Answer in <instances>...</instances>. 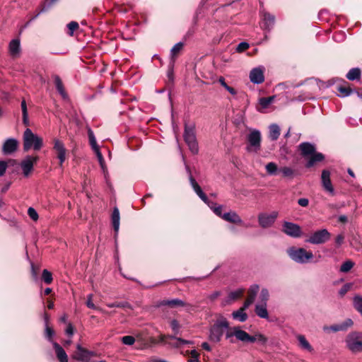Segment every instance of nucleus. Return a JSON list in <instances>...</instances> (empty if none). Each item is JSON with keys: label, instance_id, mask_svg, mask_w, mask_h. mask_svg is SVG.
<instances>
[{"label": "nucleus", "instance_id": "1", "mask_svg": "<svg viewBox=\"0 0 362 362\" xmlns=\"http://www.w3.org/2000/svg\"><path fill=\"white\" fill-rule=\"evenodd\" d=\"M186 170L189 175V183L194 189V192L197 194V196L205 203L214 212L216 215L222 218L223 214H222V206L216 205V204L214 202H211L207 196L203 192L201 187L197 182L195 179L192 177L191 171L187 165H186Z\"/></svg>", "mask_w": 362, "mask_h": 362}, {"label": "nucleus", "instance_id": "2", "mask_svg": "<svg viewBox=\"0 0 362 362\" xmlns=\"http://www.w3.org/2000/svg\"><path fill=\"white\" fill-rule=\"evenodd\" d=\"M286 254L292 261L300 264L310 263L314 258L313 252L303 247H290L286 250Z\"/></svg>", "mask_w": 362, "mask_h": 362}, {"label": "nucleus", "instance_id": "3", "mask_svg": "<svg viewBox=\"0 0 362 362\" xmlns=\"http://www.w3.org/2000/svg\"><path fill=\"white\" fill-rule=\"evenodd\" d=\"M23 151L27 152L31 149L37 151L43 146V139L27 128L23 134Z\"/></svg>", "mask_w": 362, "mask_h": 362}, {"label": "nucleus", "instance_id": "4", "mask_svg": "<svg viewBox=\"0 0 362 362\" xmlns=\"http://www.w3.org/2000/svg\"><path fill=\"white\" fill-rule=\"evenodd\" d=\"M228 327V320L224 317H219L209 329V339L214 343L219 342Z\"/></svg>", "mask_w": 362, "mask_h": 362}, {"label": "nucleus", "instance_id": "5", "mask_svg": "<svg viewBox=\"0 0 362 362\" xmlns=\"http://www.w3.org/2000/svg\"><path fill=\"white\" fill-rule=\"evenodd\" d=\"M347 349L354 354L362 352V332H351L345 339Z\"/></svg>", "mask_w": 362, "mask_h": 362}, {"label": "nucleus", "instance_id": "6", "mask_svg": "<svg viewBox=\"0 0 362 362\" xmlns=\"http://www.w3.org/2000/svg\"><path fill=\"white\" fill-rule=\"evenodd\" d=\"M184 139L190 151L194 154L197 153L199 151V147L195 134V126L194 124H185Z\"/></svg>", "mask_w": 362, "mask_h": 362}, {"label": "nucleus", "instance_id": "7", "mask_svg": "<svg viewBox=\"0 0 362 362\" xmlns=\"http://www.w3.org/2000/svg\"><path fill=\"white\" fill-rule=\"evenodd\" d=\"M247 139L249 144L247 146V151L257 153L260 150L262 136L259 130L251 129Z\"/></svg>", "mask_w": 362, "mask_h": 362}, {"label": "nucleus", "instance_id": "8", "mask_svg": "<svg viewBox=\"0 0 362 362\" xmlns=\"http://www.w3.org/2000/svg\"><path fill=\"white\" fill-rule=\"evenodd\" d=\"M331 238V233L327 229H321L313 233L305 242L313 245H321Z\"/></svg>", "mask_w": 362, "mask_h": 362}, {"label": "nucleus", "instance_id": "9", "mask_svg": "<svg viewBox=\"0 0 362 362\" xmlns=\"http://www.w3.org/2000/svg\"><path fill=\"white\" fill-rule=\"evenodd\" d=\"M279 213L277 211H272L270 214L260 213L257 216L258 223L262 228H268L272 227L275 223Z\"/></svg>", "mask_w": 362, "mask_h": 362}, {"label": "nucleus", "instance_id": "10", "mask_svg": "<svg viewBox=\"0 0 362 362\" xmlns=\"http://www.w3.org/2000/svg\"><path fill=\"white\" fill-rule=\"evenodd\" d=\"M282 231L293 238H298L301 237L303 231L299 225L293 223L289 221H284L282 225Z\"/></svg>", "mask_w": 362, "mask_h": 362}, {"label": "nucleus", "instance_id": "11", "mask_svg": "<svg viewBox=\"0 0 362 362\" xmlns=\"http://www.w3.org/2000/svg\"><path fill=\"white\" fill-rule=\"evenodd\" d=\"M95 355V352L88 351L83 348L80 344H77L76 351L74 353L72 357L78 361L91 362V358Z\"/></svg>", "mask_w": 362, "mask_h": 362}, {"label": "nucleus", "instance_id": "12", "mask_svg": "<svg viewBox=\"0 0 362 362\" xmlns=\"http://www.w3.org/2000/svg\"><path fill=\"white\" fill-rule=\"evenodd\" d=\"M39 157L35 156H27L21 163V168L25 177L30 175L33 170L34 165L37 162Z\"/></svg>", "mask_w": 362, "mask_h": 362}, {"label": "nucleus", "instance_id": "13", "mask_svg": "<svg viewBox=\"0 0 362 362\" xmlns=\"http://www.w3.org/2000/svg\"><path fill=\"white\" fill-rule=\"evenodd\" d=\"M53 149L57 154V158L59 159V165L62 166L63 163L66 159V149L64 143L58 139H54Z\"/></svg>", "mask_w": 362, "mask_h": 362}, {"label": "nucleus", "instance_id": "14", "mask_svg": "<svg viewBox=\"0 0 362 362\" xmlns=\"http://www.w3.org/2000/svg\"><path fill=\"white\" fill-rule=\"evenodd\" d=\"M265 68L259 66L253 68L250 72V80L254 84H261L264 81Z\"/></svg>", "mask_w": 362, "mask_h": 362}, {"label": "nucleus", "instance_id": "15", "mask_svg": "<svg viewBox=\"0 0 362 362\" xmlns=\"http://www.w3.org/2000/svg\"><path fill=\"white\" fill-rule=\"evenodd\" d=\"M275 23V17L271 13L262 11V23L261 28L266 32L269 33L274 28Z\"/></svg>", "mask_w": 362, "mask_h": 362}, {"label": "nucleus", "instance_id": "16", "mask_svg": "<svg viewBox=\"0 0 362 362\" xmlns=\"http://www.w3.org/2000/svg\"><path fill=\"white\" fill-rule=\"evenodd\" d=\"M321 180L322 185L325 190L333 195L334 194V190L331 182L329 171L324 170L322 172Z\"/></svg>", "mask_w": 362, "mask_h": 362}, {"label": "nucleus", "instance_id": "17", "mask_svg": "<svg viewBox=\"0 0 362 362\" xmlns=\"http://www.w3.org/2000/svg\"><path fill=\"white\" fill-rule=\"evenodd\" d=\"M234 337H235L238 341L243 342H255V339L252 338V336L241 329L239 327H234Z\"/></svg>", "mask_w": 362, "mask_h": 362}, {"label": "nucleus", "instance_id": "18", "mask_svg": "<svg viewBox=\"0 0 362 362\" xmlns=\"http://www.w3.org/2000/svg\"><path fill=\"white\" fill-rule=\"evenodd\" d=\"M18 141L13 138L8 139L3 145V152L4 154H11L17 150Z\"/></svg>", "mask_w": 362, "mask_h": 362}, {"label": "nucleus", "instance_id": "19", "mask_svg": "<svg viewBox=\"0 0 362 362\" xmlns=\"http://www.w3.org/2000/svg\"><path fill=\"white\" fill-rule=\"evenodd\" d=\"M169 342L168 344L173 348H180L184 345L192 344L193 341L185 340L182 338L176 337L174 335H169Z\"/></svg>", "mask_w": 362, "mask_h": 362}, {"label": "nucleus", "instance_id": "20", "mask_svg": "<svg viewBox=\"0 0 362 362\" xmlns=\"http://www.w3.org/2000/svg\"><path fill=\"white\" fill-rule=\"evenodd\" d=\"M222 218L226 221L236 223V224H242L243 220L240 216L233 211H230L229 212L224 213L222 216Z\"/></svg>", "mask_w": 362, "mask_h": 362}, {"label": "nucleus", "instance_id": "21", "mask_svg": "<svg viewBox=\"0 0 362 362\" xmlns=\"http://www.w3.org/2000/svg\"><path fill=\"white\" fill-rule=\"evenodd\" d=\"M299 148L301 151V154L303 157H308L315 151V147L314 145L304 142L299 146Z\"/></svg>", "mask_w": 362, "mask_h": 362}, {"label": "nucleus", "instance_id": "22", "mask_svg": "<svg viewBox=\"0 0 362 362\" xmlns=\"http://www.w3.org/2000/svg\"><path fill=\"white\" fill-rule=\"evenodd\" d=\"M112 223L115 233V236L117 235L119 229L120 216L119 211L117 207H115L112 214Z\"/></svg>", "mask_w": 362, "mask_h": 362}, {"label": "nucleus", "instance_id": "23", "mask_svg": "<svg viewBox=\"0 0 362 362\" xmlns=\"http://www.w3.org/2000/svg\"><path fill=\"white\" fill-rule=\"evenodd\" d=\"M53 347L59 362H68V356L63 348L57 342H53Z\"/></svg>", "mask_w": 362, "mask_h": 362}, {"label": "nucleus", "instance_id": "24", "mask_svg": "<svg viewBox=\"0 0 362 362\" xmlns=\"http://www.w3.org/2000/svg\"><path fill=\"white\" fill-rule=\"evenodd\" d=\"M256 315L262 319H268L269 313L267 311V304L257 303L255 309Z\"/></svg>", "mask_w": 362, "mask_h": 362}, {"label": "nucleus", "instance_id": "25", "mask_svg": "<svg viewBox=\"0 0 362 362\" xmlns=\"http://www.w3.org/2000/svg\"><path fill=\"white\" fill-rule=\"evenodd\" d=\"M296 338L298 341V345L300 349L305 350L308 352H313V348L309 343V341L306 339L305 337L303 334H298L296 336Z\"/></svg>", "mask_w": 362, "mask_h": 362}, {"label": "nucleus", "instance_id": "26", "mask_svg": "<svg viewBox=\"0 0 362 362\" xmlns=\"http://www.w3.org/2000/svg\"><path fill=\"white\" fill-rule=\"evenodd\" d=\"M8 49L13 57L18 56L21 51L20 41L17 39L12 40L9 43Z\"/></svg>", "mask_w": 362, "mask_h": 362}, {"label": "nucleus", "instance_id": "27", "mask_svg": "<svg viewBox=\"0 0 362 362\" xmlns=\"http://www.w3.org/2000/svg\"><path fill=\"white\" fill-rule=\"evenodd\" d=\"M324 159V156L321 153H316L315 151L310 156V158L305 165L306 168L313 166L317 162H320Z\"/></svg>", "mask_w": 362, "mask_h": 362}, {"label": "nucleus", "instance_id": "28", "mask_svg": "<svg viewBox=\"0 0 362 362\" xmlns=\"http://www.w3.org/2000/svg\"><path fill=\"white\" fill-rule=\"evenodd\" d=\"M54 84H55L57 91L61 95L62 98L64 100L68 99V95L64 90L62 81L58 76H56L54 77Z\"/></svg>", "mask_w": 362, "mask_h": 362}, {"label": "nucleus", "instance_id": "29", "mask_svg": "<svg viewBox=\"0 0 362 362\" xmlns=\"http://www.w3.org/2000/svg\"><path fill=\"white\" fill-rule=\"evenodd\" d=\"M162 305H168L171 308L182 307L185 305V303L180 299L175 298L172 300H165L160 303Z\"/></svg>", "mask_w": 362, "mask_h": 362}, {"label": "nucleus", "instance_id": "30", "mask_svg": "<svg viewBox=\"0 0 362 362\" xmlns=\"http://www.w3.org/2000/svg\"><path fill=\"white\" fill-rule=\"evenodd\" d=\"M243 293H244L243 288H238L235 291H230L228 293V299H227L226 302L228 303H230L231 302L236 300L237 299H238L239 298H240L243 296Z\"/></svg>", "mask_w": 362, "mask_h": 362}, {"label": "nucleus", "instance_id": "31", "mask_svg": "<svg viewBox=\"0 0 362 362\" xmlns=\"http://www.w3.org/2000/svg\"><path fill=\"white\" fill-rule=\"evenodd\" d=\"M232 317L234 320H238L240 322H245L247 319V315L242 308H240L239 310L234 311L232 313Z\"/></svg>", "mask_w": 362, "mask_h": 362}, {"label": "nucleus", "instance_id": "32", "mask_svg": "<svg viewBox=\"0 0 362 362\" xmlns=\"http://www.w3.org/2000/svg\"><path fill=\"white\" fill-rule=\"evenodd\" d=\"M361 75V71L359 68H352L349 72L346 74V78L350 81H354L356 79H360Z\"/></svg>", "mask_w": 362, "mask_h": 362}, {"label": "nucleus", "instance_id": "33", "mask_svg": "<svg viewBox=\"0 0 362 362\" xmlns=\"http://www.w3.org/2000/svg\"><path fill=\"white\" fill-rule=\"evenodd\" d=\"M269 137L272 141H276L280 135V128L276 124L269 126Z\"/></svg>", "mask_w": 362, "mask_h": 362}, {"label": "nucleus", "instance_id": "34", "mask_svg": "<svg viewBox=\"0 0 362 362\" xmlns=\"http://www.w3.org/2000/svg\"><path fill=\"white\" fill-rule=\"evenodd\" d=\"M267 173L270 175H274L277 173L279 168L277 165L274 162H269L265 165Z\"/></svg>", "mask_w": 362, "mask_h": 362}, {"label": "nucleus", "instance_id": "35", "mask_svg": "<svg viewBox=\"0 0 362 362\" xmlns=\"http://www.w3.org/2000/svg\"><path fill=\"white\" fill-rule=\"evenodd\" d=\"M106 305L108 308H122L132 309V306L128 302H115V303H107Z\"/></svg>", "mask_w": 362, "mask_h": 362}, {"label": "nucleus", "instance_id": "36", "mask_svg": "<svg viewBox=\"0 0 362 362\" xmlns=\"http://www.w3.org/2000/svg\"><path fill=\"white\" fill-rule=\"evenodd\" d=\"M269 298V293L267 288H262L259 294V302L258 303L267 304Z\"/></svg>", "mask_w": 362, "mask_h": 362}, {"label": "nucleus", "instance_id": "37", "mask_svg": "<svg viewBox=\"0 0 362 362\" xmlns=\"http://www.w3.org/2000/svg\"><path fill=\"white\" fill-rule=\"evenodd\" d=\"M88 135L89 139V143L92 149L94 151L95 149L99 148V146L97 144L95 136L93 134V132L90 129L88 130Z\"/></svg>", "mask_w": 362, "mask_h": 362}, {"label": "nucleus", "instance_id": "38", "mask_svg": "<svg viewBox=\"0 0 362 362\" xmlns=\"http://www.w3.org/2000/svg\"><path fill=\"white\" fill-rule=\"evenodd\" d=\"M184 44L181 42L176 43L170 50L171 58H175L182 49Z\"/></svg>", "mask_w": 362, "mask_h": 362}, {"label": "nucleus", "instance_id": "39", "mask_svg": "<svg viewBox=\"0 0 362 362\" xmlns=\"http://www.w3.org/2000/svg\"><path fill=\"white\" fill-rule=\"evenodd\" d=\"M274 98H275V96H270V97H267V98H261L259 100V103L263 109H266L274 101Z\"/></svg>", "mask_w": 362, "mask_h": 362}, {"label": "nucleus", "instance_id": "40", "mask_svg": "<svg viewBox=\"0 0 362 362\" xmlns=\"http://www.w3.org/2000/svg\"><path fill=\"white\" fill-rule=\"evenodd\" d=\"M353 303L355 309L362 315V296H356L354 298Z\"/></svg>", "mask_w": 362, "mask_h": 362}, {"label": "nucleus", "instance_id": "41", "mask_svg": "<svg viewBox=\"0 0 362 362\" xmlns=\"http://www.w3.org/2000/svg\"><path fill=\"white\" fill-rule=\"evenodd\" d=\"M279 171L285 177L293 178L295 175V170L290 167L281 168Z\"/></svg>", "mask_w": 362, "mask_h": 362}, {"label": "nucleus", "instance_id": "42", "mask_svg": "<svg viewBox=\"0 0 362 362\" xmlns=\"http://www.w3.org/2000/svg\"><path fill=\"white\" fill-rule=\"evenodd\" d=\"M93 294L88 295L87 300H86V305H87V307L90 308V309L98 310L100 311L103 313H106V312L103 309H102L100 308H98V307H96L95 305V304L93 303Z\"/></svg>", "mask_w": 362, "mask_h": 362}, {"label": "nucleus", "instance_id": "43", "mask_svg": "<svg viewBox=\"0 0 362 362\" xmlns=\"http://www.w3.org/2000/svg\"><path fill=\"white\" fill-rule=\"evenodd\" d=\"M259 286L257 284H252L250 286L248 290V297L255 300V297L259 292Z\"/></svg>", "mask_w": 362, "mask_h": 362}, {"label": "nucleus", "instance_id": "44", "mask_svg": "<svg viewBox=\"0 0 362 362\" xmlns=\"http://www.w3.org/2000/svg\"><path fill=\"white\" fill-rule=\"evenodd\" d=\"M252 338L255 339V342L257 341L262 345L266 344L268 341L267 337L261 333L255 334L254 336H252Z\"/></svg>", "mask_w": 362, "mask_h": 362}, {"label": "nucleus", "instance_id": "45", "mask_svg": "<svg viewBox=\"0 0 362 362\" xmlns=\"http://www.w3.org/2000/svg\"><path fill=\"white\" fill-rule=\"evenodd\" d=\"M187 354L190 355V358L188 359V362H199V354L195 349L186 351L185 355Z\"/></svg>", "mask_w": 362, "mask_h": 362}, {"label": "nucleus", "instance_id": "46", "mask_svg": "<svg viewBox=\"0 0 362 362\" xmlns=\"http://www.w3.org/2000/svg\"><path fill=\"white\" fill-rule=\"evenodd\" d=\"M353 325H354V322L351 319H350V318L346 319L344 322H342L341 323H339L340 329H341V331H346L349 328L353 326Z\"/></svg>", "mask_w": 362, "mask_h": 362}, {"label": "nucleus", "instance_id": "47", "mask_svg": "<svg viewBox=\"0 0 362 362\" xmlns=\"http://www.w3.org/2000/svg\"><path fill=\"white\" fill-rule=\"evenodd\" d=\"M42 279L47 284H50L52 281V275L51 272H49L47 269H44L42 274Z\"/></svg>", "mask_w": 362, "mask_h": 362}, {"label": "nucleus", "instance_id": "48", "mask_svg": "<svg viewBox=\"0 0 362 362\" xmlns=\"http://www.w3.org/2000/svg\"><path fill=\"white\" fill-rule=\"evenodd\" d=\"M337 90L340 93L339 96L341 97H346L351 93V89L348 86H340Z\"/></svg>", "mask_w": 362, "mask_h": 362}, {"label": "nucleus", "instance_id": "49", "mask_svg": "<svg viewBox=\"0 0 362 362\" xmlns=\"http://www.w3.org/2000/svg\"><path fill=\"white\" fill-rule=\"evenodd\" d=\"M45 337L47 339V340L53 344V342H54V341H53L52 338H53V336L54 335V332L48 325L45 326Z\"/></svg>", "mask_w": 362, "mask_h": 362}, {"label": "nucleus", "instance_id": "50", "mask_svg": "<svg viewBox=\"0 0 362 362\" xmlns=\"http://www.w3.org/2000/svg\"><path fill=\"white\" fill-rule=\"evenodd\" d=\"M353 267H354L353 262H351L350 260L346 261L341 265L340 272H348L352 269Z\"/></svg>", "mask_w": 362, "mask_h": 362}, {"label": "nucleus", "instance_id": "51", "mask_svg": "<svg viewBox=\"0 0 362 362\" xmlns=\"http://www.w3.org/2000/svg\"><path fill=\"white\" fill-rule=\"evenodd\" d=\"M322 329L323 331L326 333H329L331 332H337L341 331L339 324H336L331 326H324Z\"/></svg>", "mask_w": 362, "mask_h": 362}, {"label": "nucleus", "instance_id": "52", "mask_svg": "<svg viewBox=\"0 0 362 362\" xmlns=\"http://www.w3.org/2000/svg\"><path fill=\"white\" fill-rule=\"evenodd\" d=\"M121 341L128 346H132L135 342V338L130 335L124 336L121 338Z\"/></svg>", "mask_w": 362, "mask_h": 362}, {"label": "nucleus", "instance_id": "53", "mask_svg": "<svg viewBox=\"0 0 362 362\" xmlns=\"http://www.w3.org/2000/svg\"><path fill=\"white\" fill-rule=\"evenodd\" d=\"M67 28L69 30V35L70 36H72L74 30H76V29L78 28V23H76L75 21H71L69 23H68Z\"/></svg>", "mask_w": 362, "mask_h": 362}, {"label": "nucleus", "instance_id": "54", "mask_svg": "<svg viewBox=\"0 0 362 362\" xmlns=\"http://www.w3.org/2000/svg\"><path fill=\"white\" fill-rule=\"evenodd\" d=\"M170 327L173 329V331L175 332V334L179 333L180 325L176 320H173L170 322Z\"/></svg>", "mask_w": 362, "mask_h": 362}, {"label": "nucleus", "instance_id": "55", "mask_svg": "<svg viewBox=\"0 0 362 362\" xmlns=\"http://www.w3.org/2000/svg\"><path fill=\"white\" fill-rule=\"evenodd\" d=\"M28 214L33 221H37L38 219V214L37 211L32 207H30L28 209Z\"/></svg>", "mask_w": 362, "mask_h": 362}, {"label": "nucleus", "instance_id": "56", "mask_svg": "<svg viewBox=\"0 0 362 362\" xmlns=\"http://www.w3.org/2000/svg\"><path fill=\"white\" fill-rule=\"evenodd\" d=\"M249 47V44L245 42H242L238 44L236 48V51L238 52H242L245 50H246Z\"/></svg>", "mask_w": 362, "mask_h": 362}, {"label": "nucleus", "instance_id": "57", "mask_svg": "<svg viewBox=\"0 0 362 362\" xmlns=\"http://www.w3.org/2000/svg\"><path fill=\"white\" fill-rule=\"evenodd\" d=\"M255 300L247 297V298L245 300V301L243 303V307H241L240 308L243 309L244 310H245L250 305L252 304V303L254 302Z\"/></svg>", "mask_w": 362, "mask_h": 362}, {"label": "nucleus", "instance_id": "58", "mask_svg": "<svg viewBox=\"0 0 362 362\" xmlns=\"http://www.w3.org/2000/svg\"><path fill=\"white\" fill-rule=\"evenodd\" d=\"M7 168V163L5 161L0 160V176H2Z\"/></svg>", "mask_w": 362, "mask_h": 362}, {"label": "nucleus", "instance_id": "59", "mask_svg": "<svg viewBox=\"0 0 362 362\" xmlns=\"http://www.w3.org/2000/svg\"><path fill=\"white\" fill-rule=\"evenodd\" d=\"M95 152V153L96 154V156L98 158V162L99 163H102L103 162H104V158H103V156L100 151V148H98V149H95L93 151Z\"/></svg>", "mask_w": 362, "mask_h": 362}, {"label": "nucleus", "instance_id": "60", "mask_svg": "<svg viewBox=\"0 0 362 362\" xmlns=\"http://www.w3.org/2000/svg\"><path fill=\"white\" fill-rule=\"evenodd\" d=\"M349 288L350 286L349 284H345L341 288V289L339 291V293L340 294V296H343L347 293Z\"/></svg>", "mask_w": 362, "mask_h": 362}, {"label": "nucleus", "instance_id": "61", "mask_svg": "<svg viewBox=\"0 0 362 362\" xmlns=\"http://www.w3.org/2000/svg\"><path fill=\"white\" fill-rule=\"evenodd\" d=\"M309 201L306 198H300L298 200V204L303 207H305L308 205Z\"/></svg>", "mask_w": 362, "mask_h": 362}, {"label": "nucleus", "instance_id": "62", "mask_svg": "<svg viewBox=\"0 0 362 362\" xmlns=\"http://www.w3.org/2000/svg\"><path fill=\"white\" fill-rule=\"evenodd\" d=\"M65 332L69 336H72L74 334V327L71 323L68 324Z\"/></svg>", "mask_w": 362, "mask_h": 362}, {"label": "nucleus", "instance_id": "63", "mask_svg": "<svg viewBox=\"0 0 362 362\" xmlns=\"http://www.w3.org/2000/svg\"><path fill=\"white\" fill-rule=\"evenodd\" d=\"M169 335H160L159 338V341L160 343H163L165 344H168V342H169Z\"/></svg>", "mask_w": 362, "mask_h": 362}, {"label": "nucleus", "instance_id": "64", "mask_svg": "<svg viewBox=\"0 0 362 362\" xmlns=\"http://www.w3.org/2000/svg\"><path fill=\"white\" fill-rule=\"evenodd\" d=\"M221 295L220 291H215L209 295V298L210 300H214Z\"/></svg>", "mask_w": 362, "mask_h": 362}]
</instances>
